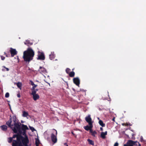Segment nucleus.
<instances>
[{"instance_id": "f257e3e1", "label": "nucleus", "mask_w": 146, "mask_h": 146, "mask_svg": "<svg viewBox=\"0 0 146 146\" xmlns=\"http://www.w3.org/2000/svg\"><path fill=\"white\" fill-rule=\"evenodd\" d=\"M29 143V140L27 136L25 137L18 134L17 140H13L12 143V146H28Z\"/></svg>"}, {"instance_id": "f03ea898", "label": "nucleus", "mask_w": 146, "mask_h": 146, "mask_svg": "<svg viewBox=\"0 0 146 146\" xmlns=\"http://www.w3.org/2000/svg\"><path fill=\"white\" fill-rule=\"evenodd\" d=\"M34 54V52L33 49L29 48L24 52L23 57L25 61L29 62L33 60Z\"/></svg>"}, {"instance_id": "7ed1b4c3", "label": "nucleus", "mask_w": 146, "mask_h": 146, "mask_svg": "<svg viewBox=\"0 0 146 146\" xmlns=\"http://www.w3.org/2000/svg\"><path fill=\"white\" fill-rule=\"evenodd\" d=\"M49 132L51 133V138L52 142L55 143L57 142V139L56 135L57 134V131L54 129H50Z\"/></svg>"}, {"instance_id": "20e7f679", "label": "nucleus", "mask_w": 146, "mask_h": 146, "mask_svg": "<svg viewBox=\"0 0 146 146\" xmlns=\"http://www.w3.org/2000/svg\"><path fill=\"white\" fill-rule=\"evenodd\" d=\"M13 119L14 122V128H13V131L14 133H17V129H19L20 125L19 123L16 122V116H13Z\"/></svg>"}, {"instance_id": "39448f33", "label": "nucleus", "mask_w": 146, "mask_h": 146, "mask_svg": "<svg viewBox=\"0 0 146 146\" xmlns=\"http://www.w3.org/2000/svg\"><path fill=\"white\" fill-rule=\"evenodd\" d=\"M137 143V141H133L131 140H129L125 144L127 145L126 146H133L134 145H137L136 143Z\"/></svg>"}, {"instance_id": "423d86ee", "label": "nucleus", "mask_w": 146, "mask_h": 146, "mask_svg": "<svg viewBox=\"0 0 146 146\" xmlns=\"http://www.w3.org/2000/svg\"><path fill=\"white\" fill-rule=\"evenodd\" d=\"M17 134H19V135H21V134H22L23 136H25L24 137H25V136H27L26 134V131H22V130L21 129V127H20L19 129H17Z\"/></svg>"}, {"instance_id": "0eeeda50", "label": "nucleus", "mask_w": 146, "mask_h": 146, "mask_svg": "<svg viewBox=\"0 0 146 146\" xmlns=\"http://www.w3.org/2000/svg\"><path fill=\"white\" fill-rule=\"evenodd\" d=\"M12 118H10L9 121H7L6 123V124L8 125V126L11 127L12 130L13 131V128H14V126L13 124H11V123L12 122L11 121Z\"/></svg>"}, {"instance_id": "6e6552de", "label": "nucleus", "mask_w": 146, "mask_h": 146, "mask_svg": "<svg viewBox=\"0 0 146 146\" xmlns=\"http://www.w3.org/2000/svg\"><path fill=\"white\" fill-rule=\"evenodd\" d=\"M86 121L88 123L89 125L92 124V119L90 117V115H88V116L86 117H85Z\"/></svg>"}, {"instance_id": "1a4fd4ad", "label": "nucleus", "mask_w": 146, "mask_h": 146, "mask_svg": "<svg viewBox=\"0 0 146 146\" xmlns=\"http://www.w3.org/2000/svg\"><path fill=\"white\" fill-rule=\"evenodd\" d=\"M10 52L11 54V56L13 57L15 55L17 54V52L16 50L12 48H10Z\"/></svg>"}, {"instance_id": "9d476101", "label": "nucleus", "mask_w": 146, "mask_h": 146, "mask_svg": "<svg viewBox=\"0 0 146 146\" xmlns=\"http://www.w3.org/2000/svg\"><path fill=\"white\" fill-rule=\"evenodd\" d=\"M38 71L40 73L42 74L44 73L45 74L47 73V71L46 69L44 67H40Z\"/></svg>"}, {"instance_id": "9b49d317", "label": "nucleus", "mask_w": 146, "mask_h": 146, "mask_svg": "<svg viewBox=\"0 0 146 146\" xmlns=\"http://www.w3.org/2000/svg\"><path fill=\"white\" fill-rule=\"evenodd\" d=\"M73 82L76 85L79 86L80 83V80L78 78H74L73 79Z\"/></svg>"}, {"instance_id": "f8f14e48", "label": "nucleus", "mask_w": 146, "mask_h": 146, "mask_svg": "<svg viewBox=\"0 0 146 146\" xmlns=\"http://www.w3.org/2000/svg\"><path fill=\"white\" fill-rule=\"evenodd\" d=\"M18 137V134H14L13 135L12 137H10L8 138V142L9 143H11L12 141H13V138H15L16 137L17 138V137Z\"/></svg>"}, {"instance_id": "ddd939ff", "label": "nucleus", "mask_w": 146, "mask_h": 146, "mask_svg": "<svg viewBox=\"0 0 146 146\" xmlns=\"http://www.w3.org/2000/svg\"><path fill=\"white\" fill-rule=\"evenodd\" d=\"M37 59L38 60H44L45 59V57L43 53L42 52L40 54H38Z\"/></svg>"}, {"instance_id": "4468645a", "label": "nucleus", "mask_w": 146, "mask_h": 146, "mask_svg": "<svg viewBox=\"0 0 146 146\" xmlns=\"http://www.w3.org/2000/svg\"><path fill=\"white\" fill-rule=\"evenodd\" d=\"M21 129L22 131H26V130L29 129V128L27 126L24 125L23 124H21Z\"/></svg>"}, {"instance_id": "2eb2a0df", "label": "nucleus", "mask_w": 146, "mask_h": 146, "mask_svg": "<svg viewBox=\"0 0 146 146\" xmlns=\"http://www.w3.org/2000/svg\"><path fill=\"white\" fill-rule=\"evenodd\" d=\"M22 116L23 117H27L28 119L29 118L28 117V116H30V115L28 113L25 111H22Z\"/></svg>"}, {"instance_id": "dca6fc26", "label": "nucleus", "mask_w": 146, "mask_h": 146, "mask_svg": "<svg viewBox=\"0 0 146 146\" xmlns=\"http://www.w3.org/2000/svg\"><path fill=\"white\" fill-rule=\"evenodd\" d=\"M33 98L34 100L36 101L38 99L40 98L38 94H36L32 95Z\"/></svg>"}, {"instance_id": "f3484780", "label": "nucleus", "mask_w": 146, "mask_h": 146, "mask_svg": "<svg viewBox=\"0 0 146 146\" xmlns=\"http://www.w3.org/2000/svg\"><path fill=\"white\" fill-rule=\"evenodd\" d=\"M33 43V42H31L30 41L28 40H26L24 42L25 44L28 46L32 45Z\"/></svg>"}, {"instance_id": "a211bd4d", "label": "nucleus", "mask_w": 146, "mask_h": 146, "mask_svg": "<svg viewBox=\"0 0 146 146\" xmlns=\"http://www.w3.org/2000/svg\"><path fill=\"white\" fill-rule=\"evenodd\" d=\"M92 126H93L92 124H91V125H89V126L87 125L84 126V128L85 130L87 131H88L89 130H92L91 129L92 128Z\"/></svg>"}, {"instance_id": "6ab92c4d", "label": "nucleus", "mask_w": 146, "mask_h": 146, "mask_svg": "<svg viewBox=\"0 0 146 146\" xmlns=\"http://www.w3.org/2000/svg\"><path fill=\"white\" fill-rule=\"evenodd\" d=\"M49 58L50 60H52L55 57V55L54 52H51V53L49 55Z\"/></svg>"}, {"instance_id": "aec40b11", "label": "nucleus", "mask_w": 146, "mask_h": 146, "mask_svg": "<svg viewBox=\"0 0 146 146\" xmlns=\"http://www.w3.org/2000/svg\"><path fill=\"white\" fill-rule=\"evenodd\" d=\"M107 134V131H106L105 132H102L101 134V137L103 139H104L105 138V135Z\"/></svg>"}, {"instance_id": "412c9836", "label": "nucleus", "mask_w": 146, "mask_h": 146, "mask_svg": "<svg viewBox=\"0 0 146 146\" xmlns=\"http://www.w3.org/2000/svg\"><path fill=\"white\" fill-rule=\"evenodd\" d=\"M0 127L1 128L2 130L5 131L7 129V126L5 125H3L0 126Z\"/></svg>"}, {"instance_id": "4be33fe9", "label": "nucleus", "mask_w": 146, "mask_h": 146, "mask_svg": "<svg viewBox=\"0 0 146 146\" xmlns=\"http://www.w3.org/2000/svg\"><path fill=\"white\" fill-rule=\"evenodd\" d=\"M99 124L102 126V127H104L105 126V124L103 123V121L101 120H100L99 121Z\"/></svg>"}, {"instance_id": "5701e85b", "label": "nucleus", "mask_w": 146, "mask_h": 146, "mask_svg": "<svg viewBox=\"0 0 146 146\" xmlns=\"http://www.w3.org/2000/svg\"><path fill=\"white\" fill-rule=\"evenodd\" d=\"M90 132L92 133V135L94 137L95 136V135L97 133L95 131H93L92 130H90Z\"/></svg>"}, {"instance_id": "b1692460", "label": "nucleus", "mask_w": 146, "mask_h": 146, "mask_svg": "<svg viewBox=\"0 0 146 146\" xmlns=\"http://www.w3.org/2000/svg\"><path fill=\"white\" fill-rule=\"evenodd\" d=\"M87 141H88L89 144L92 145H94V142L92 140H90V139H87Z\"/></svg>"}, {"instance_id": "393cba45", "label": "nucleus", "mask_w": 146, "mask_h": 146, "mask_svg": "<svg viewBox=\"0 0 146 146\" xmlns=\"http://www.w3.org/2000/svg\"><path fill=\"white\" fill-rule=\"evenodd\" d=\"M17 85L18 88H19L20 90L21 89V87L22 86V84L21 82H18L17 83Z\"/></svg>"}, {"instance_id": "a878e982", "label": "nucleus", "mask_w": 146, "mask_h": 146, "mask_svg": "<svg viewBox=\"0 0 146 146\" xmlns=\"http://www.w3.org/2000/svg\"><path fill=\"white\" fill-rule=\"evenodd\" d=\"M74 72L73 71L71 72L69 74V76L70 77H73L74 76Z\"/></svg>"}, {"instance_id": "bb28decb", "label": "nucleus", "mask_w": 146, "mask_h": 146, "mask_svg": "<svg viewBox=\"0 0 146 146\" xmlns=\"http://www.w3.org/2000/svg\"><path fill=\"white\" fill-rule=\"evenodd\" d=\"M3 67L4 68H2V70L3 71H5L6 70L7 71H9V69L8 68H6L5 66H3Z\"/></svg>"}, {"instance_id": "cd10ccee", "label": "nucleus", "mask_w": 146, "mask_h": 146, "mask_svg": "<svg viewBox=\"0 0 146 146\" xmlns=\"http://www.w3.org/2000/svg\"><path fill=\"white\" fill-rule=\"evenodd\" d=\"M140 141L142 142H143L144 143H146V141L143 139V137L142 136L141 137Z\"/></svg>"}, {"instance_id": "c85d7f7f", "label": "nucleus", "mask_w": 146, "mask_h": 146, "mask_svg": "<svg viewBox=\"0 0 146 146\" xmlns=\"http://www.w3.org/2000/svg\"><path fill=\"white\" fill-rule=\"evenodd\" d=\"M29 127L30 129L32 131V132H33L35 130V128L33 127L30 126H29Z\"/></svg>"}, {"instance_id": "c756f323", "label": "nucleus", "mask_w": 146, "mask_h": 146, "mask_svg": "<svg viewBox=\"0 0 146 146\" xmlns=\"http://www.w3.org/2000/svg\"><path fill=\"white\" fill-rule=\"evenodd\" d=\"M36 92L35 91V90L32 91L31 94L33 95L36 94Z\"/></svg>"}, {"instance_id": "7c9ffc66", "label": "nucleus", "mask_w": 146, "mask_h": 146, "mask_svg": "<svg viewBox=\"0 0 146 146\" xmlns=\"http://www.w3.org/2000/svg\"><path fill=\"white\" fill-rule=\"evenodd\" d=\"M9 93L8 92H7L5 94V97L6 98H8L9 97Z\"/></svg>"}, {"instance_id": "2f4dec72", "label": "nucleus", "mask_w": 146, "mask_h": 146, "mask_svg": "<svg viewBox=\"0 0 146 146\" xmlns=\"http://www.w3.org/2000/svg\"><path fill=\"white\" fill-rule=\"evenodd\" d=\"M70 71V69L69 68H67L66 70V71L67 74H69V72Z\"/></svg>"}, {"instance_id": "473e14b6", "label": "nucleus", "mask_w": 146, "mask_h": 146, "mask_svg": "<svg viewBox=\"0 0 146 146\" xmlns=\"http://www.w3.org/2000/svg\"><path fill=\"white\" fill-rule=\"evenodd\" d=\"M39 141L38 139H36L35 144H39Z\"/></svg>"}, {"instance_id": "72a5a7b5", "label": "nucleus", "mask_w": 146, "mask_h": 146, "mask_svg": "<svg viewBox=\"0 0 146 146\" xmlns=\"http://www.w3.org/2000/svg\"><path fill=\"white\" fill-rule=\"evenodd\" d=\"M30 82H31V84L33 86V85H34L35 84H34V82H33V81H32L31 80H30Z\"/></svg>"}, {"instance_id": "f704fd0d", "label": "nucleus", "mask_w": 146, "mask_h": 146, "mask_svg": "<svg viewBox=\"0 0 146 146\" xmlns=\"http://www.w3.org/2000/svg\"><path fill=\"white\" fill-rule=\"evenodd\" d=\"M1 57L2 60H4L5 59V57L2 56H1Z\"/></svg>"}, {"instance_id": "c9c22d12", "label": "nucleus", "mask_w": 146, "mask_h": 146, "mask_svg": "<svg viewBox=\"0 0 146 146\" xmlns=\"http://www.w3.org/2000/svg\"><path fill=\"white\" fill-rule=\"evenodd\" d=\"M118 146V143L117 142H116L114 144V146Z\"/></svg>"}, {"instance_id": "e433bc0d", "label": "nucleus", "mask_w": 146, "mask_h": 146, "mask_svg": "<svg viewBox=\"0 0 146 146\" xmlns=\"http://www.w3.org/2000/svg\"><path fill=\"white\" fill-rule=\"evenodd\" d=\"M72 133L75 137H76V135H75L73 132L72 131L71 132Z\"/></svg>"}, {"instance_id": "4c0bfd02", "label": "nucleus", "mask_w": 146, "mask_h": 146, "mask_svg": "<svg viewBox=\"0 0 146 146\" xmlns=\"http://www.w3.org/2000/svg\"><path fill=\"white\" fill-rule=\"evenodd\" d=\"M31 90L32 91L35 90V88L34 87H33L31 89Z\"/></svg>"}, {"instance_id": "58836bf2", "label": "nucleus", "mask_w": 146, "mask_h": 146, "mask_svg": "<svg viewBox=\"0 0 146 146\" xmlns=\"http://www.w3.org/2000/svg\"><path fill=\"white\" fill-rule=\"evenodd\" d=\"M37 85H35L34 84V85L33 86V87H34L35 88H36L37 86Z\"/></svg>"}, {"instance_id": "ea45409f", "label": "nucleus", "mask_w": 146, "mask_h": 146, "mask_svg": "<svg viewBox=\"0 0 146 146\" xmlns=\"http://www.w3.org/2000/svg\"><path fill=\"white\" fill-rule=\"evenodd\" d=\"M47 134V131H45L44 132V135H46V134Z\"/></svg>"}, {"instance_id": "a19ab883", "label": "nucleus", "mask_w": 146, "mask_h": 146, "mask_svg": "<svg viewBox=\"0 0 146 146\" xmlns=\"http://www.w3.org/2000/svg\"><path fill=\"white\" fill-rule=\"evenodd\" d=\"M100 129L101 131H103V129L102 127H101L100 128Z\"/></svg>"}, {"instance_id": "79ce46f5", "label": "nucleus", "mask_w": 146, "mask_h": 146, "mask_svg": "<svg viewBox=\"0 0 146 146\" xmlns=\"http://www.w3.org/2000/svg\"><path fill=\"white\" fill-rule=\"evenodd\" d=\"M64 145H66V146H67V145H68L67 144V143H64Z\"/></svg>"}, {"instance_id": "37998d69", "label": "nucleus", "mask_w": 146, "mask_h": 146, "mask_svg": "<svg viewBox=\"0 0 146 146\" xmlns=\"http://www.w3.org/2000/svg\"><path fill=\"white\" fill-rule=\"evenodd\" d=\"M20 95H18V94L17 95V97H18L20 98Z\"/></svg>"}, {"instance_id": "c03bdc74", "label": "nucleus", "mask_w": 146, "mask_h": 146, "mask_svg": "<svg viewBox=\"0 0 146 146\" xmlns=\"http://www.w3.org/2000/svg\"><path fill=\"white\" fill-rule=\"evenodd\" d=\"M36 146H38L39 144H35Z\"/></svg>"}, {"instance_id": "a18cd8bd", "label": "nucleus", "mask_w": 146, "mask_h": 146, "mask_svg": "<svg viewBox=\"0 0 146 146\" xmlns=\"http://www.w3.org/2000/svg\"><path fill=\"white\" fill-rule=\"evenodd\" d=\"M35 91H36V92H37V91H38V89H35Z\"/></svg>"}, {"instance_id": "49530a36", "label": "nucleus", "mask_w": 146, "mask_h": 146, "mask_svg": "<svg viewBox=\"0 0 146 146\" xmlns=\"http://www.w3.org/2000/svg\"><path fill=\"white\" fill-rule=\"evenodd\" d=\"M21 123H24V121H22V120H21Z\"/></svg>"}, {"instance_id": "de8ad7c7", "label": "nucleus", "mask_w": 146, "mask_h": 146, "mask_svg": "<svg viewBox=\"0 0 146 146\" xmlns=\"http://www.w3.org/2000/svg\"><path fill=\"white\" fill-rule=\"evenodd\" d=\"M50 86V84L48 82H46Z\"/></svg>"}, {"instance_id": "09e8293b", "label": "nucleus", "mask_w": 146, "mask_h": 146, "mask_svg": "<svg viewBox=\"0 0 146 146\" xmlns=\"http://www.w3.org/2000/svg\"><path fill=\"white\" fill-rule=\"evenodd\" d=\"M138 144H139V146H141V144L139 143H138Z\"/></svg>"}, {"instance_id": "8fccbe9b", "label": "nucleus", "mask_w": 146, "mask_h": 146, "mask_svg": "<svg viewBox=\"0 0 146 146\" xmlns=\"http://www.w3.org/2000/svg\"><path fill=\"white\" fill-rule=\"evenodd\" d=\"M127 146V145H126V144H124L123 146Z\"/></svg>"}, {"instance_id": "3c124183", "label": "nucleus", "mask_w": 146, "mask_h": 146, "mask_svg": "<svg viewBox=\"0 0 146 146\" xmlns=\"http://www.w3.org/2000/svg\"><path fill=\"white\" fill-rule=\"evenodd\" d=\"M6 56H7V57H9V56H8V55H7V54H6Z\"/></svg>"}, {"instance_id": "603ef678", "label": "nucleus", "mask_w": 146, "mask_h": 146, "mask_svg": "<svg viewBox=\"0 0 146 146\" xmlns=\"http://www.w3.org/2000/svg\"><path fill=\"white\" fill-rule=\"evenodd\" d=\"M114 119H115L114 118H113V119H112V120L113 121H114Z\"/></svg>"}, {"instance_id": "864d4df0", "label": "nucleus", "mask_w": 146, "mask_h": 146, "mask_svg": "<svg viewBox=\"0 0 146 146\" xmlns=\"http://www.w3.org/2000/svg\"><path fill=\"white\" fill-rule=\"evenodd\" d=\"M132 139H135V138L134 137V138H132Z\"/></svg>"}, {"instance_id": "5fc2aeb1", "label": "nucleus", "mask_w": 146, "mask_h": 146, "mask_svg": "<svg viewBox=\"0 0 146 146\" xmlns=\"http://www.w3.org/2000/svg\"><path fill=\"white\" fill-rule=\"evenodd\" d=\"M98 119H99V117H98Z\"/></svg>"}, {"instance_id": "6e6d98bb", "label": "nucleus", "mask_w": 146, "mask_h": 146, "mask_svg": "<svg viewBox=\"0 0 146 146\" xmlns=\"http://www.w3.org/2000/svg\"><path fill=\"white\" fill-rule=\"evenodd\" d=\"M48 76V77H49V76Z\"/></svg>"}, {"instance_id": "4d7b16f0", "label": "nucleus", "mask_w": 146, "mask_h": 146, "mask_svg": "<svg viewBox=\"0 0 146 146\" xmlns=\"http://www.w3.org/2000/svg\"><path fill=\"white\" fill-rule=\"evenodd\" d=\"M129 125L130 126H131V125H130V124H129Z\"/></svg>"}, {"instance_id": "13d9d810", "label": "nucleus", "mask_w": 146, "mask_h": 146, "mask_svg": "<svg viewBox=\"0 0 146 146\" xmlns=\"http://www.w3.org/2000/svg\"><path fill=\"white\" fill-rule=\"evenodd\" d=\"M4 53L5 54H6V53L5 52H4Z\"/></svg>"}, {"instance_id": "bf43d9fd", "label": "nucleus", "mask_w": 146, "mask_h": 146, "mask_svg": "<svg viewBox=\"0 0 146 146\" xmlns=\"http://www.w3.org/2000/svg\"><path fill=\"white\" fill-rule=\"evenodd\" d=\"M55 60H57L56 59Z\"/></svg>"}, {"instance_id": "052dcab7", "label": "nucleus", "mask_w": 146, "mask_h": 146, "mask_svg": "<svg viewBox=\"0 0 146 146\" xmlns=\"http://www.w3.org/2000/svg\"><path fill=\"white\" fill-rule=\"evenodd\" d=\"M67 146H68V145H67Z\"/></svg>"}, {"instance_id": "680f3d73", "label": "nucleus", "mask_w": 146, "mask_h": 146, "mask_svg": "<svg viewBox=\"0 0 146 146\" xmlns=\"http://www.w3.org/2000/svg\"><path fill=\"white\" fill-rule=\"evenodd\" d=\"M84 146H86L85 145Z\"/></svg>"}]
</instances>
